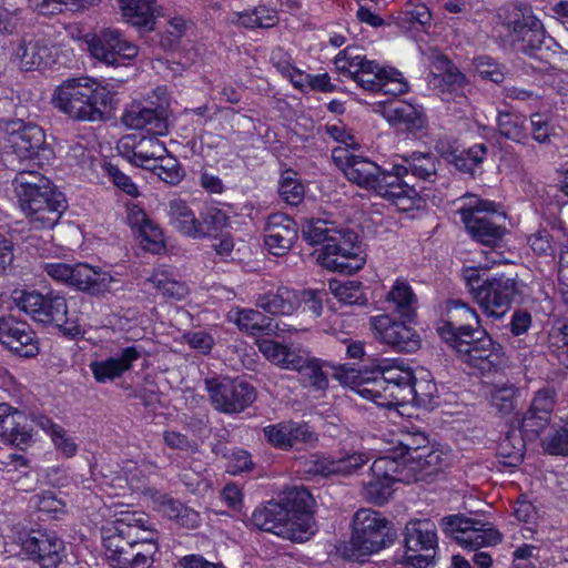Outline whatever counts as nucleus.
I'll list each match as a JSON object with an SVG mask.
<instances>
[{
    "label": "nucleus",
    "instance_id": "obj_1",
    "mask_svg": "<svg viewBox=\"0 0 568 568\" xmlns=\"http://www.w3.org/2000/svg\"><path fill=\"white\" fill-rule=\"evenodd\" d=\"M105 559L113 568H151L159 550L156 531L143 515H128L102 528Z\"/></svg>",
    "mask_w": 568,
    "mask_h": 568
},
{
    "label": "nucleus",
    "instance_id": "obj_2",
    "mask_svg": "<svg viewBox=\"0 0 568 568\" xmlns=\"http://www.w3.org/2000/svg\"><path fill=\"white\" fill-rule=\"evenodd\" d=\"M337 381L356 390L363 398L388 407L407 402L406 390L413 373L388 358L373 359L369 367L355 369L348 365L337 367Z\"/></svg>",
    "mask_w": 568,
    "mask_h": 568
},
{
    "label": "nucleus",
    "instance_id": "obj_3",
    "mask_svg": "<svg viewBox=\"0 0 568 568\" xmlns=\"http://www.w3.org/2000/svg\"><path fill=\"white\" fill-rule=\"evenodd\" d=\"M302 237L311 246L322 245L317 262L328 271L353 274L359 271L365 255L358 243V235L333 221L323 219L306 220L301 227Z\"/></svg>",
    "mask_w": 568,
    "mask_h": 568
},
{
    "label": "nucleus",
    "instance_id": "obj_4",
    "mask_svg": "<svg viewBox=\"0 0 568 568\" xmlns=\"http://www.w3.org/2000/svg\"><path fill=\"white\" fill-rule=\"evenodd\" d=\"M18 205L32 229H52L67 210L64 194L37 171H20L12 181Z\"/></svg>",
    "mask_w": 568,
    "mask_h": 568
},
{
    "label": "nucleus",
    "instance_id": "obj_5",
    "mask_svg": "<svg viewBox=\"0 0 568 568\" xmlns=\"http://www.w3.org/2000/svg\"><path fill=\"white\" fill-rule=\"evenodd\" d=\"M52 102L72 120L100 122L112 109L113 93L90 78H70L57 87Z\"/></svg>",
    "mask_w": 568,
    "mask_h": 568
},
{
    "label": "nucleus",
    "instance_id": "obj_6",
    "mask_svg": "<svg viewBox=\"0 0 568 568\" xmlns=\"http://www.w3.org/2000/svg\"><path fill=\"white\" fill-rule=\"evenodd\" d=\"M332 159L351 183L396 205V195L402 192V187L393 174V166L389 170L382 169L371 159L355 155L344 148L333 149Z\"/></svg>",
    "mask_w": 568,
    "mask_h": 568
},
{
    "label": "nucleus",
    "instance_id": "obj_7",
    "mask_svg": "<svg viewBox=\"0 0 568 568\" xmlns=\"http://www.w3.org/2000/svg\"><path fill=\"white\" fill-rule=\"evenodd\" d=\"M352 532L343 554L351 560H361L392 545L396 531L381 513L371 508L358 509L351 521Z\"/></svg>",
    "mask_w": 568,
    "mask_h": 568
},
{
    "label": "nucleus",
    "instance_id": "obj_8",
    "mask_svg": "<svg viewBox=\"0 0 568 568\" xmlns=\"http://www.w3.org/2000/svg\"><path fill=\"white\" fill-rule=\"evenodd\" d=\"M498 18L506 29L511 48L527 57L537 58L545 43V29L529 3L515 1L500 8Z\"/></svg>",
    "mask_w": 568,
    "mask_h": 568
},
{
    "label": "nucleus",
    "instance_id": "obj_9",
    "mask_svg": "<svg viewBox=\"0 0 568 568\" xmlns=\"http://www.w3.org/2000/svg\"><path fill=\"white\" fill-rule=\"evenodd\" d=\"M440 337L463 363L480 373L497 371L504 364L500 346L479 325L454 333L446 331Z\"/></svg>",
    "mask_w": 568,
    "mask_h": 568
},
{
    "label": "nucleus",
    "instance_id": "obj_10",
    "mask_svg": "<svg viewBox=\"0 0 568 568\" xmlns=\"http://www.w3.org/2000/svg\"><path fill=\"white\" fill-rule=\"evenodd\" d=\"M400 162L394 163L393 174L402 192L396 195V206L402 211H408L419 200L418 191L410 185L406 178H414L418 181L435 183L438 179L439 159L430 152H412L400 156Z\"/></svg>",
    "mask_w": 568,
    "mask_h": 568
},
{
    "label": "nucleus",
    "instance_id": "obj_11",
    "mask_svg": "<svg viewBox=\"0 0 568 568\" xmlns=\"http://www.w3.org/2000/svg\"><path fill=\"white\" fill-rule=\"evenodd\" d=\"M90 57L108 67L125 64L139 54V47L113 27L97 28L82 38Z\"/></svg>",
    "mask_w": 568,
    "mask_h": 568
},
{
    "label": "nucleus",
    "instance_id": "obj_12",
    "mask_svg": "<svg viewBox=\"0 0 568 568\" xmlns=\"http://www.w3.org/2000/svg\"><path fill=\"white\" fill-rule=\"evenodd\" d=\"M210 403L215 410L232 415L243 412L255 400L254 388L246 382L225 376L204 379Z\"/></svg>",
    "mask_w": 568,
    "mask_h": 568
},
{
    "label": "nucleus",
    "instance_id": "obj_13",
    "mask_svg": "<svg viewBox=\"0 0 568 568\" xmlns=\"http://www.w3.org/2000/svg\"><path fill=\"white\" fill-rule=\"evenodd\" d=\"M459 214L467 232L477 242L495 246L501 241L505 234L501 225L505 215L497 213L494 202L477 201L475 205L462 207Z\"/></svg>",
    "mask_w": 568,
    "mask_h": 568
},
{
    "label": "nucleus",
    "instance_id": "obj_14",
    "mask_svg": "<svg viewBox=\"0 0 568 568\" xmlns=\"http://www.w3.org/2000/svg\"><path fill=\"white\" fill-rule=\"evenodd\" d=\"M404 562L414 568L434 565L438 549L435 525L429 520L414 519L404 529Z\"/></svg>",
    "mask_w": 568,
    "mask_h": 568
},
{
    "label": "nucleus",
    "instance_id": "obj_15",
    "mask_svg": "<svg viewBox=\"0 0 568 568\" xmlns=\"http://www.w3.org/2000/svg\"><path fill=\"white\" fill-rule=\"evenodd\" d=\"M440 527L446 536L454 538L462 547L469 550L496 546L503 539L501 534L489 524L463 515L442 518Z\"/></svg>",
    "mask_w": 568,
    "mask_h": 568
},
{
    "label": "nucleus",
    "instance_id": "obj_16",
    "mask_svg": "<svg viewBox=\"0 0 568 568\" xmlns=\"http://www.w3.org/2000/svg\"><path fill=\"white\" fill-rule=\"evenodd\" d=\"M16 305L34 322L62 327L67 323L68 304L64 295L55 291L42 294L23 291L16 297Z\"/></svg>",
    "mask_w": 568,
    "mask_h": 568
},
{
    "label": "nucleus",
    "instance_id": "obj_17",
    "mask_svg": "<svg viewBox=\"0 0 568 568\" xmlns=\"http://www.w3.org/2000/svg\"><path fill=\"white\" fill-rule=\"evenodd\" d=\"M19 555L41 568H57L64 557V542L54 532L32 529L18 537Z\"/></svg>",
    "mask_w": 568,
    "mask_h": 568
},
{
    "label": "nucleus",
    "instance_id": "obj_18",
    "mask_svg": "<svg viewBox=\"0 0 568 568\" xmlns=\"http://www.w3.org/2000/svg\"><path fill=\"white\" fill-rule=\"evenodd\" d=\"M12 105L9 99H0V111ZM0 130L8 134L13 152L22 159H32L45 143V135L39 125L20 119L0 116Z\"/></svg>",
    "mask_w": 568,
    "mask_h": 568
},
{
    "label": "nucleus",
    "instance_id": "obj_19",
    "mask_svg": "<svg viewBox=\"0 0 568 568\" xmlns=\"http://www.w3.org/2000/svg\"><path fill=\"white\" fill-rule=\"evenodd\" d=\"M475 292V301L483 312L489 317L500 318L520 290L516 278L500 275L486 278Z\"/></svg>",
    "mask_w": 568,
    "mask_h": 568
},
{
    "label": "nucleus",
    "instance_id": "obj_20",
    "mask_svg": "<svg viewBox=\"0 0 568 568\" xmlns=\"http://www.w3.org/2000/svg\"><path fill=\"white\" fill-rule=\"evenodd\" d=\"M369 326L377 342L396 352L413 353L420 346V338L416 331L389 314L371 317Z\"/></svg>",
    "mask_w": 568,
    "mask_h": 568
},
{
    "label": "nucleus",
    "instance_id": "obj_21",
    "mask_svg": "<svg viewBox=\"0 0 568 568\" xmlns=\"http://www.w3.org/2000/svg\"><path fill=\"white\" fill-rule=\"evenodd\" d=\"M248 524L260 530L272 532L292 541H304L298 528H294L290 519V513L285 505L277 501H268L257 506L248 518Z\"/></svg>",
    "mask_w": 568,
    "mask_h": 568
},
{
    "label": "nucleus",
    "instance_id": "obj_22",
    "mask_svg": "<svg viewBox=\"0 0 568 568\" xmlns=\"http://www.w3.org/2000/svg\"><path fill=\"white\" fill-rule=\"evenodd\" d=\"M334 63L342 74H347L363 89L373 92H377L387 69L379 67L377 62L368 60L365 55L353 54L349 48L341 51L335 57Z\"/></svg>",
    "mask_w": 568,
    "mask_h": 568
},
{
    "label": "nucleus",
    "instance_id": "obj_23",
    "mask_svg": "<svg viewBox=\"0 0 568 568\" xmlns=\"http://www.w3.org/2000/svg\"><path fill=\"white\" fill-rule=\"evenodd\" d=\"M53 45L40 31L24 33L17 43L12 60L23 71L40 70L53 62Z\"/></svg>",
    "mask_w": 568,
    "mask_h": 568
},
{
    "label": "nucleus",
    "instance_id": "obj_24",
    "mask_svg": "<svg viewBox=\"0 0 568 568\" xmlns=\"http://www.w3.org/2000/svg\"><path fill=\"white\" fill-rule=\"evenodd\" d=\"M122 123L131 130H144L151 135H165L169 123L165 109L160 104L133 101L121 116Z\"/></svg>",
    "mask_w": 568,
    "mask_h": 568
},
{
    "label": "nucleus",
    "instance_id": "obj_25",
    "mask_svg": "<svg viewBox=\"0 0 568 568\" xmlns=\"http://www.w3.org/2000/svg\"><path fill=\"white\" fill-rule=\"evenodd\" d=\"M267 443L274 448L288 450L298 445L314 446L317 434L306 423L284 420L263 428Z\"/></svg>",
    "mask_w": 568,
    "mask_h": 568
},
{
    "label": "nucleus",
    "instance_id": "obj_26",
    "mask_svg": "<svg viewBox=\"0 0 568 568\" xmlns=\"http://www.w3.org/2000/svg\"><path fill=\"white\" fill-rule=\"evenodd\" d=\"M298 225L283 213L271 214L264 226V245L274 256H284L298 239Z\"/></svg>",
    "mask_w": 568,
    "mask_h": 568
},
{
    "label": "nucleus",
    "instance_id": "obj_27",
    "mask_svg": "<svg viewBox=\"0 0 568 568\" xmlns=\"http://www.w3.org/2000/svg\"><path fill=\"white\" fill-rule=\"evenodd\" d=\"M0 343L22 357L39 353L36 333L30 325L12 316H0Z\"/></svg>",
    "mask_w": 568,
    "mask_h": 568
},
{
    "label": "nucleus",
    "instance_id": "obj_28",
    "mask_svg": "<svg viewBox=\"0 0 568 568\" xmlns=\"http://www.w3.org/2000/svg\"><path fill=\"white\" fill-rule=\"evenodd\" d=\"M0 438L21 450L27 449L32 443L26 414L7 403L0 404Z\"/></svg>",
    "mask_w": 568,
    "mask_h": 568
},
{
    "label": "nucleus",
    "instance_id": "obj_29",
    "mask_svg": "<svg viewBox=\"0 0 568 568\" xmlns=\"http://www.w3.org/2000/svg\"><path fill=\"white\" fill-rule=\"evenodd\" d=\"M282 505L290 513V519L294 524V528H298L304 540H307L313 534V517L310 513L312 496L304 487H293L284 493Z\"/></svg>",
    "mask_w": 568,
    "mask_h": 568
},
{
    "label": "nucleus",
    "instance_id": "obj_30",
    "mask_svg": "<svg viewBox=\"0 0 568 568\" xmlns=\"http://www.w3.org/2000/svg\"><path fill=\"white\" fill-rule=\"evenodd\" d=\"M75 276L72 287L77 291L88 293L92 296H100L109 293L113 284L120 281L101 267H93L87 263L75 264Z\"/></svg>",
    "mask_w": 568,
    "mask_h": 568
},
{
    "label": "nucleus",
    "instance_id": "obj_31",
    "mask_svg": "<svg viewBox=\"0 0 568 568\" xmlns=\"http://www.w3.org/2000/svg\"><path fill=\"white\" fill-rule=\"evenodd\" d=\"M141 351L129 346L121 351L119 356H111L102 361L90 363V369L98 383H106L121 377L132 368V364L141 357Z\"/></svg>",
    "mask_w": 568,
    "mask_h": 568
},
{
    "label": "nucleus",
    "instance_id": "obj_32",
    "mask_svg": "<svg viewBox=\"0 0 568 568\" xmlns=\"http://www.w3.org/2000/svg\"><path fill=\"white\" fill-rule=\"evenodd\" d=\"M398 455L387 454L374 460L371 466V474L377 478H386L392 483L416 481V476L408 467L409 457L406 455L405 444Z\"/></svg>",
    "mask_w": 568,
    "mask_h": 568
},
{
    "label": "nucleus",
    "instance_id": "obj_33",
    "mask_svg": "<svg viewBox=\"0 0 568 568\" xmlns=\"http://www.w3.org/2000/svg\"><path fill=\"white\" fill-rule=\"evenodd\" d=\"M129 225L136 232L143 247L152 253L164 250V239L161 229L138 205L128 207Z\"/></svg>",
    "mask_w": 568,
    "mask_h": 568
},
{
    "label": "nucleus",
    "instance_id": "obj_34",
    "mask_svg": "<svg viewBox=\"0 0 568 568\" xmlns=\"http://www.w3.org/2000/svg\"><path fill=\"white\" fill-rule=\"evenodd\" d=\"M420 443L417 446H412L405 443L406 455L409 457L408 467L412 473L416 476V480H419L424 475H430L439 470L444 462L442 453L434 450L427 445V438L423 435L418 436Z\"/></svg>",
    "mask_w": 568,
    "mask_h": 568
},
{
    "label": "nucleus",
    "instance_id": "obj_35",
    "mask_svg": "<svg viewBox=\"0 0 568 568\" xmlns=\"http://www.w3.org/2000/svg\"><path fill=\"white\" fill-rule=\"evenodd\" d=\"M297 291L287 286H280L275 291H268L255 296V305L264 312L287 316L298 308Z\"/></svg>",
    "mask_w": 568,
    "mask_h": 568
},
{
    "label": "nucleus",
    "instance_id": "obj_36",
    "mask_svg": "<svg viewBox=\"0 0 568 568\" xmlns=\"http://www.w3.org/2000/svg\"><path fill=\"white\" fill-rule=\"evenodd\" d=\"M446 311L447 321L437 328L439 336L446 335V331L454 333L465 329L467 326L479 325L476 311L462 300H449Z\"/></svg>",
    "mask_w": 568,
    "mask_h": 568
},
{
    "label": "nucleus",
    "instance_id": "obj_37",
    "mask_svg": "<svg viewBox=\"0 0 568 568\" xmlns=\"http://www.w3.org/2000/svg\"><path fill=\"white\" fill-rule=\"evenodd\" d=\"M384 115L393 125H404L406 130H419L424 125L422 110L405 101H396L386 106Z\"/></svg>",
    "mask_w": 568,
    "mask_h": 568
},
{
    "label": "nucleus",
    "instance_id": "obj_38",
    "mask_svg": "<svg viewBox=\"0 0 568 568\" xmlns=\"http://www.w3.org/2000/svg\"><path fill=\"white\" fill-rule=\"evenodd\" d=\"M526 116L516 112L500 110L496 116V125L499 134L518 144H526L529 132Z\"/></svg>",
    "mask_w": 568,
    "mask_h": 568
},
{
    "label": "nucleus",
    "instance_id": "obj_39",
    "mask_svg": "<svg viewBox=\"0 0 568 568\" xmlns=\"http://www.w3.org/2000/svg\"><path fill=\"white\" fill-rule=\"evenodd\" d=\"M234 322L241 331L251 335L277 334L280 329L278 324H274L271 317L252 308L236 311Z\"/></svg>",
    "mask_w": 568,
    "mask_h": 568
},
{
    "label": "nucleus",
    "instance_id": "obj_40",
    "mask_svg": "<svg viewBox=\"0 0 568 568\" xmlns=\"http://www.w3.org/2000/svg\"><path fill=\"white\" fill-rule=\"evenodd\" d=\"M168 215L170 224L182 234L196 239L199 234L197 220L189 204L181 199H173L169 202Z\"/></svg>",
    "mask_w": 568,
    "mask_h": 568
},
{
    "label": "nucleus",
    "instance_id": "obj_41",
    "mask_svg": "<svg viewBox=\"0 0 568 568\" xmlns=\"http://www.w3.org/2000/svg\"><path fill=\"white\" fill-rule=\"evenodd\" d=\"M386 301L394 305V310L406 320H412L416 314L417 297L414 294L408 282L396 280L390 291L387 293Z\"/></svg>",
    "mask_w": 568,
    "mask_h": 568
},
{
    "label": "nucleus",
    "instance_id": "obj_42",
    "mask_svg": "<svg viewBox=\"0 0 568 568\" xmlns=\"http://www.w3.org/2000/svg\"><path fill=\"white\" fill-rule=\"evenodd\" d=\"M487 153L488 148L486 144H474L468 149L452 152L449 163L459 172L475 176L486 160Z\"/></svg>",
    "mask_w": 568,
    "mask_h": 568
},
{
    "label": "nucleus",
    "instance_id": "obj_43",
    "mask_svg": "<svg viewBox=\"0 0 568 568\" xmlns=\"http://www.w3.org/2000/svg\"><path fill=\"white\" fill-rule=\"evenodd\" d=\"M334 365L329 362H322L317 358L308 357L306 363L301 367L298 374L304 382H307L310 386L314 387L317 390H324L328 387V377L327 371L325 368H329L333 371V377H335V371L337 367L343 366Z\"/></svg>",
    "mask_w": 568,
    "mask_h": 568
},
{
    "label": "nucleus",
    "instance_id": "obj_44",
    "mask_svg": "<svg viewBox=\"0 0 568 568\" xmlns=\"http://www.w3.org/2000/svg\"><path fill=\"white\" fill-rule=\"evenodd\" d=\"M121 9L129 22L136 27L152 29L156 6L154 0H133L121 3Z\"/></svg>",
    "mask_w": 568,
    "mask_h": 568
},
{
    "label": "nucleus",
    "instance_id": "obj_45",
    "mask_svg": "<svg viewBox=\"0 0 568 568\" xmlns=\"http://www.w3.org/2000/svg\"><path fill=\"white\" fill-rule=\"evenodd\" d=\"M439 63L444 70L440 78L443 100H448L446 94H453L454 98H465V88L468 84L465 74L446 58L439 59Z\"/></svg>",
    "mask_w": 568,
    "mask_h": 568
},
{
    "label": "nucleus",
    "instance_id": "obj_46",
    "mask_svg": "<svg viewBox=\"0 0 568 568\" xmlns=\"http://www.w3.org/2000/svg\"><path fill=\"white\" fill-rule=\"evenodd\" d=\"M566 234L559 230L541 229L527 237L531 251L538 256H555Z\"/></svg>",
    "mask_w": 568,
    "mask_h": 568
},
{
    "label": "nucleus",
    "instance_id": "obj_47",
    "mask_svg": "<svg viewBox=\"0 0 568 568\" xmlns=\"http://www.w3.org/2000/svg\"><path fill=\"white\" fill-rule=\"evenodd\" d=\"M230 224L229 215L216 206L206 207L197 220L199 234L196 239L213 237L223 233V230Z\"/></svg>",
    "mask_w": 568,
    "mask_h": 568
},
{
    "label": "nucleus",
    "instance_id": "obj_48",
    "mask_svg": "<svg viewBox=\"0 0 568 568\" xmlns=\"http://www.w3.org/2000/svg\"><path fill=\"white\" fill-rule=\"evenodd\" d=\"M328 288L332 294L344 304L365 305L367 303L363 284L358 281L347 280L345 282H341L337 280H331L328 282Z\"/></svg>",
    "mask_w": 568,
    "mask_h": 568
},
{
    "label": "nucleus",
    "instance_id": "obj_49",
    "mask_svg": "<svg viewBox=\"0 0 568 568\" xmlns=\"http://www.w3.org/2000/svg\"><path fill=\"white\" fill-rule=\"evenodd\" d=\"M156 135L142 138L132 149V162L135 165L145 166L150 161L160 160L166 152V148Z\"/></svg>",
    "mask_w": 568,
    "mask_h": 568
},
{
    "label": "nucleus",
    "instance_id": "obj_50",
    "mask_svg": "<svg viewBox=\"0 0 568 568\" xmlns=\"http://www.w3.org/2000/svg\"><path fill=\"white\" fill-rule=\"evenodd\" d=\"M429 374H425L419 378L413 375L412 382L406 390L407 402L409 399L415 400L418 405H429L438 396V389L436 383L428 379Z\"/></svg>",
    "mask_w": 568,
    "mask_h": 568
},
{
    "label": "nucleus",
    "instance_id": "obj_51",
    "mask_svg": "<svg viewBox=\"0 0 568 568\" xmlns=\"http://www.w3.org/2000/svg\"><path fill=\"white\" fill-rule=\"evenodd\" d=\"M278 193L282 200L290 205H298L305 196V187L297 179V173L285 171L278 183Z\"/></svg>",
    "mask_w": 568,
    "mask_h": 568
},
{
    "label": "nucleus",
    "instance_id": "obj_52",
    "mask_svg": "<svg viewBox=\"0 0 568 568\" xmlns=\"http://www.w3.org/2000/svg\"><path fill=\"white\" fill-rule=\"evenodd\" d=\"M525 443L520 435L508 433L498 445V455L508 466H517L524 458Z\"/></svg>",
    "mask_w": 568,
    "mask_h": 568
},
{
    "label": "nucleus",
    "instance_id": "obj_53",
    "mask_svg": "<svg viewBox=\"0 0 568 568\" xmlns=\"http://www.w3.org/2000/svg\"><path fill=\"white\" fill-rule=\"evenodd\" d=\"M41 426L49 433L54 447L60 453H62L65 457H72L75 455L78 445L75 444L73 437L70 436L64 428L58 424H54L48 418L41 422Z\"/></svg>",
    "mask_w": 568,
    "mask_h": 568
},
{
    "label": "nucleus",
    "instance_id": "obj_54",
    "mask_svg": "<svg viewBox=\"0 0 568 568\" xmlns=\"http://www.w3.org/2000/svg\"><path fill=\"white\" fill-rule=\"evenodd\" d=\"M394 483L386 478H377L372 475L371 480L364 487L365 498L375 504H385L393 494Z\"/></svg>",
    "mask_w": 568,
    "mask_h": 568
},
{
    "label": "nucleus",
    "instance_id": "obj_55",
    "mask_svg": "<svg viewBox=\"0 0 568 568\" xmlns=\"http://www.w3.org/2000/svg\"><path fill=\"white\" fill-rule=\"evenodd\" d=\"M369 462V455L365 452L346 453L335 458V474L349 476L356 474Z\"/></svg>",
    "mask_w": 568,
    "mask_h": 568
},
{
    "label": "nucleus",
    "instance_id": "obj_56",
    "mask_svg": "<svg viewBox=\"0 0 568 568\" xmlns=\"http://www.w3.org/2000/svg\"><path fill=\"white\" fill-rule=\"evenodd\" d=\"M474 64L478 74L494 83H501L505 80L506 69L487 55L478 57L474 60Z\"/></svg>",
    "mask_w": 568,
    "mask_h": 568
},
{
    "label": "nucleus",
    "instance_id": "obj_57",
    "mask_svg": "<svg viewBox=\"0 0 568 568\" xmlns=\"http://www.w3.org/2000/svg\"><path fill=\"white\" fill-rule=\"evenodd\" d=\"M182 342L203 355H209L215 345L213 335L204 329H193L183 333Z\"/></svg>",
    "mask_w": 568,
    "mask_h": 568
},
{
    "label": "nucleus",
    "instance_id": "obj_58",
    "mask_svg": "<svg viewBox=\"0 0 568 568\" xmlns=\"http://www.w3.org/2000/svg\"><path fill=\"white\" fill-rule=\"evenodd\" d=\"M150 282L164 296L171 298L181 300L187 294V287L185 284L169 278L165 274H154L150 278Z\"/></svg>",
    "mask_w": 568,
    "mask_h": 568
},
{
    "label": "nucleus",
    "instance_id": "obj_59",
    "mask_svg": "<svg viewBox=\"0 0 568 568\" xmlns=\"http://www.w3.org/2000/svg\"><path fill=\"white\" fill-rule=\"evenodd\" d=\"M383 78L385 79L379 82L377 92H383L390 95H399L408 91L407 81H405L402 73L396 69L387 68Z\"/></svg>",
    "mask_w": 568,
    "mask_h": 568
},
{
    "label": "nucleus",
    "instance_id": "obj_60",
    "mask_svg": "<svg viewBox=\"0 0 568 568\" xmlns=\"http://www.w3.org/2000/svg\"><path fill=\"white\" fill-rule=\"evenodd\" d=\"M551 416H544L528 408L521 420V432L529 439L536 438L550 423Z\"/></svg>",
    "mask_w": 568,
    "mask_h": 568
},
{
    "label": "nucleus",
    "instance_id": "obj_61",
    "mask_svg": "<svg viewBox=\"0 0 568 568\" xmlns=\"http://www.w3.org/2000/svg\"><path fill=\"white\" fill-rule=\"evenodd\" d=\"M43 272L54 282L72 287L75 276V264H67L63 262L44 263Z\"/></svg>",
    "mask_w": 568,
    "mask_h": 568
},
{
    "label": "nucleus",
    "instance_id": "obj_62",
    "mask_svg": "<svg viewBox=\"0 0 568 568\" xmlns=\"http://www.w3.org/2000/svg\"><path fill=\"white\" fill-rule=\"evenodd\" d=\"M23 23V10L0 7V36H12Z\"/></svg>",
    "mask_w": 568,
    "mask_h": 568
},
{
    "label": "nucleus",
    "instance_id": "obj_63",
    "mask_svg": "<svg viewBox=\"0 0 568 568\" xmlns=\"http://www.w3.org/2000/svg\"><path fill=\"white\" fill-rule=\"evenodd\" d=\"M556 397L557 393L555 388L549 386L542 387L535 393L529 408L544 416H551L556 404Z\"/></svg>",
    "mask_w": 568,
    "mask_h": 568
},
{
    "label": "nucleus",
    "instance_id": "obj_64",
    "mask_svg": "<svg viewBox=\"0 0 568 568\" xmlns=\"http://www.w3.org/2000/svg\"><path fill=\"white\" fill-rule=\"evenodd\" d=\"M160 164L155 166L158 176L164 182L175 185L184 176L183 170L180 168L178 160L174 158L160 159Z\"/></svg>",
    "mask_w": 568,
    "mask_h": 568
}]
</instances>
